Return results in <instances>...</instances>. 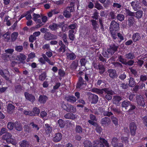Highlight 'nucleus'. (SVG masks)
Returning a JSON list of instances; mask_svg holds the SVG:
<instances>
[{"mask_svg": "<svg viewBox=\"0 0 147 147\" xmlns=\"http://www.w3.org/2000/svg\"><path fill=\"white\" fill-rule=\"evenodd\" d=\"M95 144L94 145V147H105L103 144H104L106 147H110L109 144L107 141L105 139L100 138L99 141L96 140L94 141Z\"/></svg>", "mask_w": 147, "mask_h": 147, "instance_id": "f257e3e1", "label": "nucleus"}, {"mask_svg": "<svg viewBox=\"0 0 147 147\" xmlns=\"http://www.w3.org/2000/svg\"><path fill=\"white\" fill-rule=\"evenodd\" d=\"M86 86V82L84 81L82 78L80 77L78 79V81L76 86V88L82 89Z\"/></svg>", "mask_w": 147, "mask_h": 147, "instance_id": "f03ea898", "label": "nucleus"}, {"mask_svg": "<svg viewBox=\"0 0 147 147\" xmlns=\"http://www.w3.org/2000/svg\"><path fill=\"white\" fill-rule=\"evenodd\" d=\"M44 38L47 40H50L52 39H55L57 38V36L53 34H52L49 32H46L44 35Z\"/></svg>", "mask_w": 147, "mask_h": 147, "instance_id": "7ed1b4c3", "label": "nucleus"}, {"mask_svg": "<svg viewBox=\"0 0 147 147\" xmlns=\"http://www.w3.org/2000/svg\"><path fill=\"white\" fill-rule=\"evenodd\" d=\"M11 137V135L9 133H7L2 136V138L3 140H5L8 143H12L13 139Z\"/></svg>", "mask_w": 147, "mask_h": 147, "instance_id": "20e7f679", "label": "nucleus"}, {"mask_svg": "<svg viewBox=\"0 0 147 147\" xmlns=\"http://www.w3.org/2000/svg\"><path fill=\"white\" fill-rule=\"evenodd\" d=\"M136 98V102L137 104L139 105L144 106L145 104L142 96L140 95H137Z\"/></svg>", "mask_w": 147, "mask_h": 147, "instance_id": "39448f33", "label": "nucleus"}, {"mask_svg": "<svg viewBox=\"0 0 147 147\" xmlns=\"http://www.w3.org/2000/svg\"><path fill=\"white\" fill-rule=\"evenodd\" d=\"M119 27V24L115 21H113L111 23L109 29L110 30H117Z\"/></svg>", "mask_w": 147, "mask_h": 147, "instance_id": "423d86ee", "label": "nucleus"}, {"mask_svg": "<svg viewBox=\"0 0 147 147\" xmlns=\"http://www.w3.org/2000/svg\"><path fill=\"white\" fill-rule=\"evenodd\" d=\"M129 128L131 134L132 136H134L137 129V126L134 122H132L130 123L129 125Z\"/></svg>", "mask_w": 147, "mask_h": 147, "instance_id": "0eeeda50", "label": "nucleus"}, {"mask_svg": "<svg viewBox=\"0 0 147 147\" xmlns=\"http://www.w3.org/2000/svg\"><path fill=\"white\" fill-rule=\"evenodd\" d=\"M72 11V7H67L64 12L63 15L66 18H69L71 16L70 13Z\"/></svg>", "mask_w": 147, "mask_h": 147, "instance_id": "6e6552de", "label": "nucleus"}, {"mask_svg": "<svg viewBox=\"0 0 147 147\" xmlns=\"http://www.w3.org/2000/svg\"><path fill=\"white\" fill-rule=\"evenodd\" d=\"M66 59L68 60H73L76 58V55L75 54L72 52H67L66 53Z\"/></svg>", "mask_w": 147, "mask_h": 147, "instance_id": "1a4fd4ad", "label": "nucleus"}, {"mask_svg": "<svg viewBox=\"0 0 147 147\" xmlns=\"http://www.w3.org/2000/svg\"><path fill=\"white\" fill-rule=\"evenodd\" d=\"M26 56L20 53L19 55H17L16 58V60H18L19 62V63H23L24 61L26 59Z\"/></svg>", "mask_w": 147, "mask_h": 147, "instance_id": "9d476101", "label": "nucleus"}, {"mask_svg": "<svg viewBox=\"0 0 147 147\" xmlns=\"http://www.w3.org/2000/svg\"><path fill=\"white\" fill-rule=\"evenodd\" d=\"M62 138V135L61 133H58L54 135L53 139V141L55 142H57L61 140Z\"/></svg>", "mask_w": 147, "mask_h": 147, "instance_id": "9b49d317", "label": "nucleus"}, {"mask_svg": "<svg viewBox=\"0 0 147 147\" xmlns=\"http://www.w3.org/2000/svg\"><path fill=\"white\" fill-rule=\"evenodd\" d=\"M24 95L26 99L30 100L31 102H33L35 100L34 96L32 94L26 92L25 93Z\"/></svg>", "mask_w": 147, "mask_h": 147, "instance_id": "f8f14e48", "label": "nucleus"}, {"mask_svg": "<svg viewBox=\"0 0 147 147\" xmlns=\"http://www.w3.org/2000/svg\"><path fill=\"white\" fill-rule=\"evenodd\" d=\"M132 38L134 41L136 42L140 40L141 38V36L139 33H136L133 34Z\"/></svg>", "mask_w": 147, "mask_h": 147, "instance_id": "ddd939ff", "label": "nucleus"}, {"mask_svg": "<svg viewBox=\"0 0 147 147\" xmlns=\"http://www.w3.org/2000/svg\"><path fill=\"white\" fill-rule=\"evenodd\" d=\"M101 122L103 125H108L110 123L111 120L109 118L105 117L101 119Z\"/></svg>", "mask_w": 147, "mask_h": 147, "instance_id": "4468645a", "label": "nucleus"}, {"mask_svg": "<svg viewBox=\"0 0 147 147\" xmlns=\"http://www.w3.org/2000/svg\"><path fill=\"white\" fill-rule=\"evenodd\" d=\"M118 47L115 45H113L110 47V48L107 49L109 53L112 55L117 51Z\"/></svg>", "mask_w": 147, "mask_h": 147, "instance_id": "2eb2a0df", "label": "nucleus"}, {"mask_svg": "<svg viewBox=\"0 0 147 147\" xmlns=\"http://www.w3.org/2000/svg\"><path fill=\"white\" fill-rule=\"evenodd\" d=\"M15 107L11 103L8 104L7 106V111L10 113H12L14 110Z\"/></svg>", "mask_w": 147, "mask_h": 147, "instance_id": "dca6fc26", "label": "nucleus"}, {"mask_svg": "<svg viewBox=\"0 0 147 147\" xmlns=\"http://www.w3.org/2000/svg\"><path fill=\"white\" fill-rule=\"evenodd\" d=\"M48 99V97L45 95H40L38 99L39 102L41 103H45Z\"/></svg>", "mask_w": 147, "mask_h": 147, "instance_id": "f3484780", "label": "nucleus"}, {"mask_svg": "<svg viewBox=\"0 0 147 147\" xmlns=\"http://www.w3.org/2000/svg\"><path fill=\"white\" fill-rule=\"evenodd\" d=\"M121 100V98L120 96H115L113 99V103L116 105L118 104Z\"/></svg>", "mask_w": 147, "mask_h": 147, "instance_id": "a211bd4d", "label": "nucleus"}, {"mask_svg": "<svg viewBox=\"0 0 147 147\" xmlns=\"http://www.w3.org/2000/svg\"><path fill=\"white\" fill-rule=\"evenodd\" d=\"M108 72L109 73V76L111 78H114L116 77L117 76L116 72L115 69H109L108 70Z\"/></svg>", "mask_w": 147, "mask_h": 147, "instance_id": "6ab92c4d", "label": "nucleus"}, {"mask_svg": "<svg viewBox=\"0 0 147 147\" xmlns=\"http://www.w3.org/2000/svg\"><path fill=\"white\" fill-rule=\"evenodd\" d=\"M65 99L71 103H74L76 101V98L73 96H69L65 97Z\"/></svg>", "mask_w": 147, "mask_h": 147, "instance_id": "aec40b11", "label": "nucleus"}, {"mask_svg": "<svg viewBox=\"0 0 147 147\" xmlns=\"http://www.w3.org/2000/svg\"><path fill=\"white\" fill-rule=\"evenodd\" d=\"M67 112H75L76 111V107L70 104H67Z\"/></svg>", "mask_w": 147, "mask_h": 147, "instance_id": "412c9836", "label": "nucleus"}, {"mask_svg": "<svg viewBox=\"0 0 147 147\" xmlns=\"http://www.w3.org/2000/svg\"><path fill=\"white\" fill-rule=\"evenodd\" d=\"M45 129L47 133H50L52 130V127H51L48 124H45Z\"/></svg>", "mask_w": 147, "mask_h": 147, "instance_id": "4be33fe9", "label": "nucleus"}, {"mask_svg": "<svg viewBox=\"0 0 147 147\" xmlns=\"http://www.w3.org/2000/svg\"><path fill=\"white\" fill-rule=\"evenodd\" d=\"M131 5L134 11H136L139 6L138 1L137 0L132 1L131 3Z\"/></svg>", "mask_w": 147, "mask_h": 147, "instance_id": "5701e85b", "label": "nucleus"}, {"mask_svg": "<svg viewBox=\"0 0 147 147\" xmlns=\"http://www.w3.org/2000/svg\"><path fill=\"white\" fill-rule=\"evenodd\" d=\"M134 17L137 19L141 18L142 16L143 12L141 10H139L136 12H134Z\"/></svg>", "mask_w": 147, "mask_h": 147, "instance_id": "b1692460", "label": "nucleus"}, {"mask_svg": "<svg viewBox=\"0 0 147 147\" xmlns=\"http://www.w3.org/2000/svg\"><path fill=\"white\" fill-rule=\"evenodd\" d=\"M98 68L100 74L103 73L105 71V68L103 65L100 63H99L98 65Z\"/></svg>", "mask_w": 147, "mask_h": 147, "instance_id": "393cba45", "label": "nucleus"}, {"mask_svg": "<svg viewBox=\"0 0 147 147\" xmlns=\"http://www.w3.org/2000/svg\"><path fill=\"white\" fill-rule=\"evenodd\" d=\"M135 85V82L134 79L132 77H130L129 78V81L128 85L130 87H134Z\"/></svg>", "mask_w": 147, "mask_h": 147, "instance_id": "a878e982", "label": "nucleus"}, {"mask_svg": "<svg viewBox=\"0 0 147 147\" xmlns=\"http://www.w3.org/2000/svg\"><path fill=\"white\" fill-rule=\"evenodd\" d=\"M29 145V142L25 140L22 141L20 144L21 147H28Z\"/></svg>", "mask_w": 147, "mask_h": 147, "instance_id": "bb28decb", "label": "nucleus"}, {"mask_svg": "<svg viewBox=\"0 0 147 147\" xmlns=\"http://www.w3.org/2000/svg\"><path fill=\"white\" fill-rule=\"evenodd\" d=\"M42 57H43L46 61L49 64L51 65H54V63L52 61H51L46 56L45 54L42 55Z\"/></svg>", "mask_w": 147, "mask_h": 147, "instance_id": "cd10ccee", "label": "nucleus"}, {"mask_svg": "<svg viewBox=\"0 0 147 147\" xmlns=\"http://www.w3.org/2000/svg\"><path fill=\"white\" fill-rule=\"evenodd\" d=\"M84 147H92V144L90 141L86 140L84 141L83 143Z\"/></svg>", "mask_w": 147, "mask_h": 147, "instance_id": "c85d7f7f", "label": "nucleus"}, {"mask_svg": "<svg viewBox=\"0 0 147 147\" xmlns=\"http://www.w3.org/2000/svg\"><path fill=\"white\" fill-rule=\"evenodd\" d=\"M30 125L32 127V128L35 131H37L39 130V127L38 125L35 124L34 122H32L31 123Z\"/></svg>", "mask_w": 147, "mask_h": 147, "instance_id": "c756f323", "label": "nucleus"}, {"mask_svg": "<svg viewBox=\"0 0 147 147\" xmlns=\"http://www.w3.org/2000/svg\"><path fill=\"white\" fill-rule=\"evenodd\" d=\"M74 32V31L73 30H70L69 31V38L71 40H74V35L73 34Z\"/></svg>", "mask_w": 147, "mask_h": 147, "instance_id": "7c9ffc66", "label": "nucleus"}, {"mask_svg": "<svg viewBox=\"0 0 147 147\" xmlns=\"http://www.w3.org/2000/svg\"><path fill=\"white\" fill-rule=\"evenodd\" d=\"M7 72V74L9 73V72L5 70V71H3L2 70H0V74L2 77L5 78L6 80H8L9 79V78L6 76V73H4V72Z\"/></svg>", "mask_w": 147, "mask_h": 147, "instance_id": "2f4dec72", "label": "nucleus"}, {"mask_svg": "<svg viewBox=\"0 0 147 147\" xmlns=\"http://www.w3.org/2000/svg\"><path fill=\"white\" fill-rule=\"evenodd\" d=\"M102 93L104 91L107 94H110L111 95H113V92L111 90L108 88H104L102 89Z\"/></svg>", "mask_w": 147, "mask_h": 147, "instance_id": "473e14b6", "label": "nucleus"}, {"mask_svg": "<svg viewBox=\"0 0 147 147\" xmlns=\"http://www.w3.org/2000/svg\"><path fill=\"white\" fill-rule=\"evenodd\" d=\"M32 112L34 115L32 116H35L36 115H38L40 113V110L39 109L37 108H34L32 110Z\"/></svg>", "mask_w": 147, "mask_h": 147, "instance_id": "72a5a7b5", "label": "nucleus"}, {"mask_svg": "<svg viewBox=\"0 0 147 147\" xmlns=\"http://www.w3.org/2000/svg\"><path fill=\"white\" fill-rule=\"evenodd\" d=\"M98 96L95 94L92 95V102L93 103H96L98 101Z\"/></svg>", "mask_w": 147, "mask_h": 147, "instance_id": "f704fd0d", "label": "nucleus"}, {"mask_svg": "<svg viewBox=\"0 0 147 147\" xmlns=\"http://www.w3.org/2000/svg\"><path fill=\"white\" fill-rule=\"evenodd\" d=\"M49 28L50 29L53 31L55 30L58 28L57 24L55 23H53L50 24L49 26Z\"/></svg>", "mask_w": 147, "mask_h": 147, "instance_id": "c9c22d12", "label": "nucleus"}, {"mask_svg": "<svg viewBox=\"0 0 147 147\" xmlns=\"http://www.w3.org/2000/svg\"><path fill=\"white\" fill-rule=\"evenodd\" d=\"M32 12V11L31 10H30L27 11L25 14V16L27 20H30L32 18V17L30 13Z\"/></svg>", "mask_w": 147, "mask_h": 147, "instance_id": "e433bc0d", "label": "nucleus"}, {"mask_svg": "<svg viewBox=\"0 0 147 147\" xmlns=\"http://www.w3.org/2000/svg\"><path fill=\"white\" fill-rule=\"evenodd\" d=\"M91 91L98 94H102V89H99L97 88H93L92 90Z\"/></svg>", "mask_w": 147, "mask_h": 147, "instance_id": "4c0bfd02", "label": "nucleus"}, {"mask_svg": "<svg viewBox=\"0 0 147 147\" xmlns=\"http://www.w3.org/2000/svg\"><path fill=\"white\" fill-rule=\"evenodd\" d=\"M130 105V102L129 101H124L122 102L121 106L125 108V109Z\"/></svg>", "mask_w": 147, "mask_h": 147, "instance_id": "58836bf2", "label": "nucleus"}, {"mask_svg": "<svg viewBox=\"0 0 147 147\" xmlns=\"http://www.w3.org/2000/svg\"><path fill=\"white\" fill-rule=\"evenodd\" d=\"M125 57L128 59H133L135 58L133 53H130L125 55Z\"/></svg>", "mask_w": 147, "mask_h": 147, "instance_id": "ea45409f", "label": "nucleus"}, {"mask_svg": "<svg viewBox=\"0 0 147 147\" xmlns=\"http://www.w3.org/2000/svg\"><path fill=\"white\" fill-rule=\"evenodd\" d=\"M18 33L17 32H14L12 34L11 39L12 41H14L16 40L18 37Z\"/></svg>", "mask_w": 147, "mask_h": 147, "instance_id": "a19ab883", "label": "nucleus"}, {"mask_svg": "<svg viewBox=\"0 0 147 147\" xmlns=\"http://www.w3.org/2000/svg\"><path fill=\"white\" fill-rule=\"evenodd\" d=\"M16 129L18 131H20L22 129V128L20 124L18 122H15V125Z\"/></svg>", "mask_w": 147, "mask_h": 147, "instance_id": "79ce46f5", "label": "nucleus"}, {"mask_svg": "<svg viewBox=\"0 0 147 147\" xmlns=\"http://www.w3.org/2000/svg\"><path fill=\"white\" fill-rule=\"evenodd\" d=\"M111 32V34L112 36V37L114 39V40H115V41L116 42L117 40H116L117 39V32L116 31H112L110 30ZM115 41V40H114Z\"/></svg>", "mask_w": 147, "mask_h": 147, "instance_id": "37998d69", "label": "nucleus"}, {"mask_svg": "<svg viewBox=\"0 0 147 147\" xmlns=\"http://www.w3.org/2000/svg\"><path fill=\"white\" fill-rule=\"evenodd\" d=\"M15 125V123H13L11 122H9L7 124V127L8 129L10 130L13 129Z\"/></svg>", "mask_w": 147, "mask_h": 147, "instance_id": "c03bdc74", "label": "nucleus"}, {"mask_svg": "<svg viewBox=\"0 0 147 147\" xmlns=\"http://www.w3.org/2000/svg\"><path fill=\"white\" fill-rule=\"evenodd\" d=\"M91 22H92L94 29L96 30V29L98 28L96 21L95 20H92L91 21Z\"/></svg>", "mask_w": 147, "mask_h": 147, "instance_id": "a18cd8bd", "label": "nucleus"}, {"mask_svg": "<svg viewBox=\"0 0 147 147\" xmlns=\"http://www.w3.org/2000/svg\"><path fill=\"white\" fill-rule=\"evenodd\" d=\"M102 54L106 58H109L110 57L111 55V54L110 53L108 50L107 51H103V52Z\"/></svg>", "mask_w": 147, "mask_h": 147, "instance_id": "49530a36", "label": "nucleus"}, {"mask_svg": "<svg viewBox=\"0 0 147 147\" xmlns=\"http://www.w3.org/2000/svg\"><path fill=\"white\" fill-rule=\"evenodd\" d=\"M125 13L127 16H135L134 12L130 11L129 9H126Z\"/></svg>", "mask_w": 147, "mask_h": 147, "instance_id": "de8ad7c7", "label": "nucleus"}, {"mask_svg": "<svg viewBox=\"0 0 147 147\" xmlns=\"http://www.w3.org/2000/svg\"><path fill=\"white\" fill-rule=\"evenodd\" d=\"M82 129L81 126L78 125H76V132L79 133H82Z\"/></svg>", "mask_w": 147, "mask_h": 147, "instance_id": "09e8293b", "label": "nucleus"}, {"mask_svg": "<svg viewBox=\"0 0 147 147\" xmlns=\"http://www.w3.org/2000/svg\"><path fill=\"white\" fill-rule=\"evenodd\" d=\"M117 18L118 20L121 21L124 20L125 16L123 14H119L117 15Z\"/></svg>", "mask_w": 147, "mask_h": 147, "instance_id": "8fccbe9b", "label": "nucleus"}, {"mask_svg": "<svg viewBox=\"0 0 147 147\" xmlns=\"http://www.w3.org/2000/svg\"><path fill=\"white\" fill-rule=\"evenodd\" d=\"M66 50V46L65 45L61 46L60 48L58 50L59 52H61L63 53L65 52Z\"/></svg>", "mask_w": 147, "mask_h": 147, "instance_id": "3c124183", "label": "nucleus"}, {"mask_svg": "<svg viewBox=\"0 0 147 147\" xmlns=\"http://www.w3.org/2000/svg\"><path fill=\"white\" fill-rule=\"evenodd\" d=\"M113 6L114 8L120 9L122 5L120 3H114L113 5Z\"/></svg>", "mask_w": 147, "mask_h": 147, "instance_id": "603ef678", "label": "nucleus"}, {"mask_svg": "<svg viewBox=\"0 0 147 147\" xmlns=\"http://www.w3.org/2000/svg\"><path fill=\"white\" fill-rule=\"evenodd\" d=\"M109 16L111 19H113L115 18L116 16L114 11H111L109 13Z\"/></svg>", "mask_w": 147, "mask_h": 147, "instance_id": "864d4df0", "label": "nucleus"}, {"mask_svg": "<svg viewBox=\"0 0 147 147\" xmlns=\"http://www.w3.org/2000/svg\"><path fill=\"white\" fill-rule=\"evenodd\" d=\"M9 16H6L5 18L4 21L6 22V24L8 26H10L11 25V22H10V19H9Z\"/></svg>", "mask_w": 147, "mask_h": 147, "instance_id": "5fc2aeb1", "label": "nucleus"}, {"mask_svg": "<svg viewBox=\"0 0 147 147\" xmlns=\"http://www.w3.org/2000/svg\"><path fill=\"white\" fill-rule=\"evenodd\" d=\"M118 142V139L116 138H113L112 139L111 144L114 146L115 144H117Z\"/></svg>", "mask_w": 147, "mask_h": 147, "instance_id": "6e6d98bb", "label": "nucleus"}, {"mask_svg": "<svg viewBox=\"0 0 147 147\" xmlns=\"http://www.w3.org/2000/svg\"><path fill=\"white\" fill-rule=\"evenodd\" d=\"M46 74L45 73H43L40 75L39 76V79L40 80L43 81L45 79Z\"/></svg>", "mask_w": 147, "mask_h": 147, "instance_id": "4d7b16f0", "label": "nucleus"}, {"mask_svg": "<svg viewBox=\"0 0 147 147\" xmlns=\"http://www.w3.org/2000/svg\"><path fill=\"white\" fill-rule=\"evenodd\" d=\"M23 113L24 114L26 115H29L30 116H32V115H34L33 114V112L32 111H24L23 112Z\"/></svg>", "mask_w": 147, "mask_h": 147, "instance_id": "13d9d810", "label": "nucleus"}, {"mask_svg": "<svg viewBox=\"0 0 147 147\" xmlns=\"http://www.w3.org/2000/svg\"><path fill=\"white\" fill-rule=\"evenodd\" d=\"M3 37L6 41H8L10 39V36L8 33H6L3 35Z\"/></svg>", "mask_w": 147, "mask_h": 147, "instance_id": "bf43d9fd", "label": "nucleus"}, {"mask_svg": "<svg viewBox=\"0 0 147 147\" xmlns=\"http://www.w3.org/2000/svg\"><path fill=\"white\" fill-rule=\"evenodd\" d=\"M111 119L112 121L115 125H118V120L116 117L114 116H112L111 117Z\"/></svg>", "mask_w": 147, "mask_h": 147, "instance_id": "052dcab7", "label": "nucleus"}, {"mask_svg": "<svg viewBox=\"0 0 147 147\" xmlns=\"http://www.w3.org/2000/svg\"><path fill=\"white\" fill-rule=\"evenodd\" d=\"M77 25L76 23H74L68 26L69 28L71 30H74L77 27Z\"/></svg>", "mask_w": 147, "mask_h": 147, "instance_id": "680f3d73", "label": "nucleus"}, {"mask_svg": "<svg viewBox=\"0 0 147 147\" xmlns=\"http://www.w3.org/2000/svg\"><path fill=\"white\" fill-rule=\"evenodd\" d=\"M40 15L39 14L34 13L33 15V19L34 21H36L38 18H40Z\"/></svg>", "mask_w": 147, "mask_h": 147, "instance_id": "e2e57ef3", "label": "nucleus"}, {"mask_svg": "<svg viewBox=\"0 0 147 147\" xmlns=\"http://www.w3.org/2000/svg\"><path fill=\"white\" fill-rule=\"evenodd\" d=\"M58 123L59 124V126L61 127H63L64 126V122L61 119H59L58 121Z\"/></svg>", "mask_w": 147, "mask_h": 147, "instance_id": "0e129e2a", "label": "nucleus"}, {"mask_svg": "<svg viewBox=\"0 0 147 147\" xmlns=\"http://www.w3.org/2000/svg\"><path fill=\"white\" fill-rule=\"evenodd\" d=\"M102 113L104 116H110L113 115V113L111 112L107 111H104L102 112Z\"/></svg>", "mask_w": 147, "mask_h": 147, "instance_id": "69168bd1", "label": "nucleus"}, {"mask_svg": "<svg viewBox=\"0 0 147 147\" xmlns=\"http://www.w3.org/2000/svg\"><path fill=\"white\" fill-rule=\"evenodd\" d=\"M14 50L12 49H9L5 50V52L7 53L11 54L13 52Z\"/></svg>", "mask_w": 147, "mask_h": 147, "instance_id": "338daca9", "label": "nucleus"}, {"mask_svg": "<svg viewBox=\"0 0 147 147\" xmlns=\"http://www.w3.org/2000/svg\"><path fill=\"white\" fill-rule=\"evenodd\" d=\"M140 80L142 81H146L147 79V77L145 75H142L140 77Z\"/></svg>", "mask_w": 147, "mask_h": 147, "instance_id": "774afa93", "label": "nucleus"}]
</instances>
